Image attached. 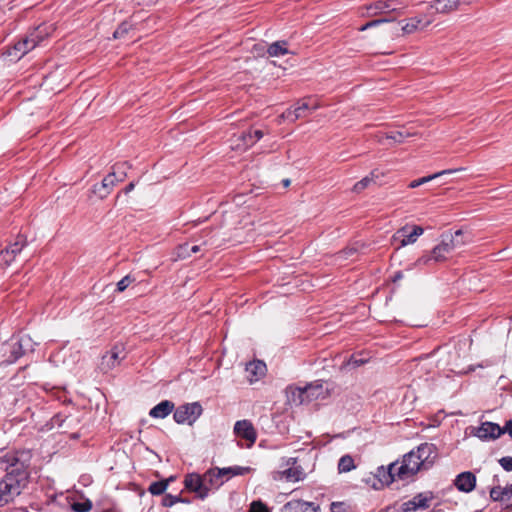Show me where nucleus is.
Instances as JSON below:
<instances>
[{"label":"nucleus","mask_w":512,"mask_h":512,"mask_svg":"<svg viewBox=\"0 0 512 512\" xmlns=\"http://www.w3.org/2000/svg\"><path fill=\"white\" fill-rule=\"evenodd\" d=\"M0 468L7 471L0 481V506H3L21 493L27 483L28 475L26 465L17 453H6L0 457Z\"/></svg>","instance_id":"nucleus-1"},{"label":"nucleus","mask_w":512,"mask_h":512,"mask_svg":"<svg viewBox=\"0 0 512 512\" xmlns=\"http://www.w3.org/2000/svg\"><path fill=\"white\" fill-rule=\"evenodd\" d=\"M436 457L435 445L422 443L416 450L405 454L401 462H395L389 465L388 475L390 481L408 479L419 470L428 469L432 466Z\"/></svg>","instance_id":"nucleus-2"},{"label":"nucleus","mask_w":512,"mask_h":512,"mask_svg":"<svg viewBox=\"0 0 512 512\" xmlns=\"http://www.w3.org/2000/svg\"><path fill=\"white\" fill-rule=\"evenodd\" d=\"M35 342L29 335H22L18 338H12L9 343L2 346L3 357L5 362L11 364L20 358L25 352L34 349Z\"/></svg>","instance_id":"nucleus-3"},{"label":"nucleus","mask_w":512,"mask_h":512,"mask_svg":"<svg viewBox=\"0 0 512 512\" xmlns=\"http://www.w3.org/2000/svg\"><path fill=\"white\" fill-rule=\"evenodd\" d=\"M306 474L303 468L297 465L296 458H289L281 465L280 469L272 473L275 481L295 483L304 480Z\"/></svg>","instance_id":"nucleus-4"},{"label":"nucleus","mask_w":512,"mask_h":512,"mask_svg":"<svg viewBox=\"0 0 512 512\" xmlns=\"http://www.w3.org/2000/svg\"><path fill=\"white\" fill-rule=\"evenodd\" d=\"M201 412L202 408L198 403H191L177 408L173 417L178 424H192L200 416Z\"/></svg>","instance_id":"nucleus-5"},{"label":"nucleus","mask_w":512,"mask_h":512,"mask_svg":"<svg viewBox=\"0 0 512 512\" xmlns=\"http://www.w3.org/2000/svg\"><path fill=\"white\" fill-rule=\"evenodd\" d=\"M39 34L32 33L29 37L16 43L9 51L8 56L11 60H19L30 50L34 49L39 42Z\"/></svg>","instance_id":"nucleus-6"},{"label":"nucleus","mask_w":512,"mask_h":512,"mask_svg":"<svg viewBox=\"0 0 512 512\" xmlns=\"http://www.w3.org/2000/svg\"><path fill=\"white\" fill-rule=\"evenodd\" d=\"M126 354L123 345H115L109 352L103 355L100 363V369L108 372L117 367L125 358Z\"/></svg>","instance_id":"nucleus-7"},{"label":"nucleus","mask_w":512,"mask_h":512,"mask_svg":"<svg viewBox=\"0 0 512 512\" xmlns=\"http://www.w3.org/2000/svg\"><path fill=\"white\" fill-rule=\"evenodd\" d=\"M454 249L445 236L439 245H437L431 252L430 256H423L418 259V264H428L431 260L435 262L443 261L447 258V255L452 253Z\"/></svg>","instance_id":"nucleus-8"},{"label":"nucleus","mask_w":512,"mask_h":512,"mask_svg":"<svg viewBox=\"0 0 512 512\" xmlns=\"http://www.w3.org/2000/svg\"><path fill=\"white\" fill-rule=\"evenodd\" d=\"M409 231V227H402L393 236L394 241L399 242V247H404L416 242L417 238L423 234L420 226H413Z\"/></svg>","instance_id":"nucleus-9"},{"label":"nucleus","mask_w":512,"mask_h":512,"mask_svg":"<svg viewBox=\"0 0 512 512\" xmlns=\"http://www.w3.org/2000/svg\"><path fill=\"white\" fill-rule=\"evenodd\" d=\"M185 487L195 492L199 498L204 499L208 496V488L204 483V475L197 473L188 474L184 480Z\"/></svg>","instance_id":"nucleus-10"},{"label":"nucleus","mask_w":512,"mask_h":512,"mask_svg":"<svg viewBox=\"0 0 512 512\" xmlns=\"http://www.w3.org/2000/svg\"><path fill=\"white\" fill-rule=\"evenodd\" d=\"M396 4V0H378L372 4L366 5V12L363 13V15L367 17H374L382 13L396 11Z\"/></svg>","instance_id":"nucleus-11"},{"label":"nucleus","mask_w":512,"mask_h":512,"mask_svg":"<svg viewBox=\"0 0 512 512\" xmlns=\"http://www.w3.org/2000/svg\"><path fill=\"white\" fill-rule=\"evenodd\" d=\"M234 433L249 442L252 445L256 441V431L252 423L248 420L237 421L234 425Z\"/></svg>","instance_id":"nucleus-12"},{"label":"nucleus","mask_w":512,"mask_h":512,"mask_svg":"<svg viewBox=\"0 0 512 512\" xmlns=\"http://www.w3.org/2000/svg\"><path fill=\"white\" fill-rule=\"evenodd\" d=\"M432 23V19L427 18L426 16H415L409 18L402 25V31L404 34H412L418 30H423L428 27Z\"/></svg>","instance_id":"nucleus-13"},{"label":"nucleus","mask_w":512,"mask_h":512,"mask_svg":"<svg viewBox=\"0 0 512 512\" xmlns=\"http://www.w3.org/2000/svg\"><path fill=\"white\" fill-rule=\"evenodd\" d=\"M25 245V237L18 236L13 243H11L4 251H2V256L5 264L10 265L15 259V257L22 251Z\"/></svg>","instance_id":"nucleus-14"},{"label":"nucleus","mask_w":512,"mask_h":512,"mask_svg":"<svg viewBox=\"0 0 512 512\" xmlns=\"http://www.w3.org/2000/svg\"><path fill=\"white\" fill-rule=\"evenodd\" d=\"M502 435L501 427L493 422H484L476 431V436L480 439H496Z\"/></svg>","instance_id":"nucleus-15"},{"label":"nucleus","mask_w":512,"mask_h":512,"mask_svg":"<svg viewBox=\"0 0 512 512\" xmlns=\"http://www.w3.org/2000/svg\"><path fill=\"white\" fill-rule=\"evenodd\" d=\"M282 512H319V507L311 502L291 500L283 506Z\"/></svg>","instance_id":"nucleus-16"},{"label":"nucleus","mask_w":512,"mask_h":512,"mask_svg":"<svg viewBox=\"0 0 512 512\" xmlns=\"http://www.w3.org/2000/svg\"><path fill=\"white\" fill-rule=\"evenodd\" d=\"M266 371V364L260 360L250 362L246 366L247 379L250 383L259 381L265 376Z\"/></svg>","instance_id":"nucleus-17"},{"label":"nucleus","mask_w":512,"mask_h":512,"mask_svg":"<svg viewBox=\"0 0 512 512\" xmlns=\"http://www.w3.org/2000/svg\"><path fill=\"white\" fill-rule=\"evenodd\" d=\"M203 475L205 486L208 488V493L212 489H218L225 483V479H223L218 467L207 470Z\"/></svg>","instance_id":"nucleus-18"},{"label":"nucleus","mask_w":512,"mask_h":512,"mask_svg":"<svg viewBox=\"0 0 512 512\" xmlns=\"http://www.w3.org/2000/svg\"><path fill=\"white\" fill-rule=\"evenodd\" d=\"M454 484L459 491L468 493L475 488L476 477L472 472H462L456 477Z\"/></svg>","instance_id":"nucleus-19"},{"label":"nucleus","mask_w":512,"mask_h":512,"mask_svg":"<svg viewBox=\"0 0 512 512\" xmlns=\"http://www.w3.org/2000/svg\"><path fill=\"white\" fill-rule=\"evenodd\" d=\"M459 7V0H434L430 2L429 9L434 10V13L448 14L457 10Z\"/></svg>","instance_id":"nucleus-20"},{"label":"nucleus","mask_w":512,"mask_h":512,"mask_svg":"<svg viewBox=\"0 0 512 512\" xmlns=\"http://www.w3.org/2000/svg\"><path fill=\"white\" fill-rule=\"evenodd\" d=\"M307 402L324 399L328 395V388L323 383H312L305 386Z\"/></svg>","instance_id":"nucleus-21"},{"label":"nucleus","mask_w":512,"mask_h":512,"mask_svg":"<svg viewBox=\"0 0 512 512\" xmlns=\"http://www.w3.org/2000/svg\"><path fill=\"white\" fill-rule=\"evenodd\" d=\"M252 138L253 135L251 132L234 136L231 139V148L237 151H244L255 144V140H252Z\"/></svg>","instance_id":"nucleus-22"},{"label":"nucleus","mask_w":512,"mask_h":512,"mask_svg":"<svg viewBox=\"0 0 512 512\" xmlns=\"http://www.w3.org/2000/svg\"><path fill=\"white\" fill-rule=\"evenodd\" d=\"M308 112H310V111H309L307 101H306V99H303L296 104L294 109L287 110L283 114V117L290 119L292 121H295L299 118L305 117Z\"/></svg>","instance_id":"nucleus-23"},{"label":"nucleus","mask_w":512,"mask_h":512,"mask_svg":"<svg viewBox=\"0 0 512 512\" xmlns=\"http://www.w3.org/2000/svg\"><path fill=\"white\" fill-rule=\"evenodd\" d=\"M174 408V404L168 400L162 401L156 406H154L150 412L149 415L153 418H165L168 416Z\"/></svg>","instance_id":"nucleus-24"},{"label":"nucleus","mask_w":512,"mask_h":512,"mask_svg":"<svg viewBox=\"0 0 512 512\" xmlns=\"http://www.w3.org/2000/svg\"><path fill=\"white\" fill-rule=\"evenodd\" d=\"M462 168H459V169H447V170H443V171H440V172H437L435 174H432V175H429V176H425V177H422V178H419V179H416V180H413L409 183V188H417L419 187L420 185L422 184H425V183H428L442 175H448V174H453L457 171H461Z\"/></svg>","instance_id":"nucleus-25"},{"label":"nucleus","mask_w":512,"mask_h":512,"mask_svg":"<svg viewBox=\"0 0 512 512\" xmlns=\"http://www.w3.org/2000/svg\"><path fill=\"white\" fill-rule=\"evenodd\" d=\"M287 398H288L289 402H291L294 405H300V404L307 402L305 387H303V388L291 387V388L287 389Z\"/></svg>","instance_id":"nucleus-26"},{"label":"nucleus","mask_w":512,"mask_h":512,"mask_svg":"<svg viewBox=\"0 0 512 512\" xmlns=\"http://www.w3.org/2000/svg\"><path fill=\"white\" fill-rule=\"evenodd\" d=\"M454 250L463 247L471 241L470 237L464 236L462 230H457L454 234L445 235Z\"/></svg>","instance_id":"nucleus-27"},{"label":"nucleus","mask_w":512,"mask_h":512,"mask_svg":"<svg viewBox=\"0 0 512 512\" xmlns=\"http://www.w3.org/2000/svg\"><path fill=\"white\" fill-rule=\"evenodd\" d=\"M251 470L252 469L250 467H241V466L219 468V471H220L223 479H225V482L228 479H230L231 477L245 475V474L251 472Z\"/></svg>","instance_id":"nucleus-28"},{"label":"nucleus","mask_w":512,"mask_h":512,"mask_svg":"<svg viewBox=\"0 0 512 512\" xmlns=\"http://www.w3.org/2000/svg\"><path fill=\"white\" fill-rule=\"evenodd\" d=\"M267 52L271 57H279L285 55L289 52L287 49V42L276 41L268 47Z\"/></svg>","instance_id":"nucleus-29"},{"label":"nucleus","mask_w":512,"mask_h":512,"mask_svg":"<svg viewBox=\"0 0 512 512\" xmlns=\"http://www.w3.org/2000/svg\"><path fill=\"white\" fill-rule=\"evenodd\" d=\"M415 133L407 130L391 131L386 135V139L391 140L394 144L402 143L406 138L414 136Z\"/></svg>","instance_id":"nucleus-30"},{"label":"nucleus","mask_w":512,"mask_h":512,"mask_svg":"<svg viewBox=\"0 0 512 512\" xmlns=\"http://www.w3.org/2000/svg\"><path fill=\"white\" fill-rule=\"evenodd\" d=\"M355 468L354 460L349 455H344L340 458L338 462V470L340 473H345L353 470Z\"/></svg>","instance_id":"nucleus-31"},{"label":"nucleus","mask_w":512,"mask_h":512,"mask_svg":"<svg viewBox=\"0 0 512 512\" xmlns=\"http://www.w3.org/2000/svg\"><path fill=\"white\" fill-rule=\"evenodd\" d=\"M124 177V172L120 175V177H117L115 171H113L102 180V184L108 189L109 192H111L116 183L122 181Z\"/></svg>","instance_id":"nucleus-32"},{"label":"nucleus","mask_w":512,"mask_h":512,"mask_svg":"<svg viewBox=\"0 0 512 512\" xmlns=\"http://www.w3.org/2000/svg\"><path fill=\"white\" fill-rule=\"evenodd\" d=\"M490 497L493 501L507 503L505 487L495 486L490 490Z\"/></svg>","instance_id":"nucleus-33"},{"label":"nucleus","mask_w":512,"mask_h":512,"mask_svg":"<svg viewBox=\"0 0 512 512\" xmlns=\"http://www.w3.org/2000/svg\"><path fill=\"white\" fill-rule=\"evenodd\" d=\"M374 180V172L371 173L370 176L364 177L362 180L355 183L353 186V191L355 193L362 192L365 188H367Z\"/></svg>","instance_id":"nucleus-34"},{"label":"nucleus","mask_w":512,"mask_h":512,"mask_svg":"<svg viewBox=\"0 0 512 512\" xmlns=\"http://www.w3.org/2000/svg\"><path fill=\"white\" fill-rule=\"evenodd\" d=\"M167 486H168V482L167 481L153 482L149 486L148 490L153 495H160V494L165 492V490L167 489Z\"/></svg>","instance_id":"nucleus-35"},{"label":"nucleus","mask_w":512,"mask_h":512,"mask_svg":"<svg viewBox=\"0 0 512 512\" xmlns=\"http://www.w3.org/2000/svg\"><path fill=\"white\" fill-rule=\"evenodd\" d=\"M92 508V503L89 500H86L84 502H77L72 505V509L75 512H88Z\"/></svg>","instance_id":"nucleus-36"},{"label":"nucleus","mask_w":512,"mask_h":512,"mask_svg":"<svg viewBox=\"0 0 512 512\" xmlns=\"http://www.w3.org/2000/svg\"><path fill=\"white\" fill-rule=\"evenodd\" d=\"M92 193L97 195L100 199H104L109 195L108 189L101 183L100 185H94Z\"/></svg>","instance_id":"nucleus-37"},{"label":"nucleus","mask_w":512,"mask_h":512,"mask_svg":"<svg viewBox=\"0 0 512 512\" xmlns=\"http://www.w3.org/2000/svg\"><path fill=\"white\" fill-rule=\"evenodd\" d=\"M131 28V25L127 22L122 23L113 33L114 38L123 37Z\"/></svg>","instance_id":"nucleus-38"},{"label":"nucleus","mask_w":512,"mask_h":512,"mask_svg":"<svg viewBox=\"0 0 512 512\" xmlns=\"http://www.w3.org/2000/svg\"><path fill=\"white\" fill-rule=\"evenodd\" d=\"M177 257L181 259H185L191 256L190 247L187 244L180 245L177 248Z\"/></svg>","instance_id":"nucleus-39"},{"label":"nucleus","mask_w":512,"mask_h":512,"mask_svg":"<svg viewBox=\"0 0 512 512\" xmlns=\"http://www.w3.org/2000/svg\"><path fill=\"white\" fill-rule=\"evenodd\" d=\"M134 281L133 278H131L130 275H127L123 277L118 283H117V290L119 292H123L132 282Z\"/></svg>","instance_id":"nucleus-40"},{"label":"nucleus","mask_w":512,"mask_h":512,"mask_svg":"<svg viewBox=\"0 0 512 512\" xmlns=\"http://www.w3.org/2000/svg\"><path fill=\"white\" fill-rule=\"evenodd\" d=\"M250 512H269L266 505L261 501H253L250 505Z\"/></svg>","instance_id":"nucleus-41"},{"label":"nucleus","mask_w":512,"mask_h":512,"mask_svg":"<svg viewBox=\"0 0 512 512\" xmlns=\"http://www.w3.org/2000/svg\"><path fill=\"white\" fill-rule=\"evenodd\" d=\"M499 464L505 471H512V457H502L499 459Z\"/></svg>","instance_id":"nucleus-42"},{"label":"nucleus","mask_w":512,"mask_h":512,"mask_svg":"<svg viewBox=\"0 0 512 512\" xmlns=\"http://www.w3.org/2000/svg\"><path fill=\"white\" fill-rule=\"evenodd\" d=\"M179 501H180V498L177 496L166 495L163 498L162 503H163V506H165V507H171L174 504L178 503Z\"/></svg>","instance_id":"nucleus-43"},{"label":"nucleus","mask_w":512,"mask_h":512,"mask_svg":"<svg viewBox=\"0 0 512 512\" xmlns=\"http://www.w3.org/2000/svg\"><path fill=\"white\" fill-rule=\"evenodd\" d=\"M384 22H388L387 19H377V20H372L368 23H366L365 25L361 26L359 28L360 31H365L367 30L368 28H371V27H375V26H378L380 25L381 23H384Z\"/></svg>","instance_id":"nucleus-44"},{"label":"nucleus","mask_w":512,"mask_h":512,"mask_svg":"<svg viewBox=\"0 0 512 512\" xmlns=\"http://www.w3.org/2000/svg\"><path fill=\"white\" fill-rule=\"evenodd\" d=\"M306 101L310 112H313L321 107V104L315 99L307 98Z\"/></svg>","instance_id":"nucleus-45"},{"label":"nucleus","mask_w":512,"mask_h":512,"mask_svg":"<svg viewBox=\"0 0 512 512\" xmlns=\"http://www.w3.org/2000/svg\"><path fill=\"white\" fill-rule=\"evenodd\" d=\"M332 512H344V507L342 503H332L331 504Z\"/></svg>","instance_id":"nucleus-46"},{"label":"nucleus","mask_w":512,"mask_h":512,"mask_svg":"<svg viewBox=\"0 0 512 512\" xmlns=\"http://www.w3.org/2000/svg\"><path fill=\"white\" fill-rule=\"evenodd\" d=\"M505 493L507 497V504L512 501V484L505 486Z\"/></svg>","instance_id":"nucleus-47"},{"label":"nucleus","mask_w":512,"mask_h":512,"mask_svg":"<svg viewBox=\"0 0 512 512\" xmlns=\"http://www.w3.org/2000/svg\"><path fill=\"white\" fill-rule=\"evenodd\" d=\"M253 135L252 140H255V143L260 140L263 137V132L261 130H255L254 132H251Z\"/></svg>","instance_id":"nucleus-48"},{"label":"nucleus","mask_w":512,"mask_h":512,"mask_svg":"<svg viewBox=\"0 0 512 512\" xmlns=\"http://www.w3.org/2000/svg\"><path fill=\"white\" fill-rule=\"evenodd\" d=\"M512 429V420L506 421L504 427H501L502 434L508 433V430Z\"/></svg>","instance_id":"nucleus-49"},{"label":"nucleus","mask_w":512,"mask_h":512,"mask_svg":"<svg viewBox=\"0 0 512 512\" xmlns=\"http://www.w3.org/2000/svg\"><path fill=\"white\" fill-rule=\"evenodd\" d=\"M355 252H356V249H354V248H349V249H347V250H344V251L342 252V254H343V256H344V257H348V256H350V255L354 254Z\"/></svg>","instance_id":"nucleus-50"},{"label":"nucleus","mask_w":512,"mask_h":512,"mask_svg":"<svg viewBox=\"0 0 512 512\" xmlns=\"http://www.w3.org/2000/svg\"><path fill=\"white\" fill-rule=\"evenodd\" d=\"M199 251H200V246H199V245H194V246L190 247L191 255H192L193 253H197V252H199Z\"/></svg>","instance_id":"nucleus-51"},{"label":"nucleus","mask_w":512,"mask_h":512,"mask_svg":"<svg viewBox=\"0 0 512 512\" xmlns=\"http://www.w3.org/2000/svg\"><path fill=\"white\" fill-rule=\"evenodd\" d=\"M133 189H134V184H133V183H130V184L125 188V193H129V192H131Z\"/></svg>","instance_id":"nucleus-52"},{"label":"nucleus","mask_w":512,"mask_h":512,"mask_svg":"<svg viewBox=\"0 0 512 512\" xmlns=\"http://www.w3.org/2000/svg\"><path fill=\"white\" fill-rule=\"evenodd\" d=\"M283 185H284L285 187H288V186L290 185V180H289V179H285V180H283Z\"/></svg>","instance_id":"nucleus-53"},{"label":"nucleus","mask_w":512,"mask_h":512,"mask_svg":"<svg viewBox=\"0 0 512 512\" xmlns=\"http://www.w3.org/2000/svg\"><path fill=\"white\" fill-rule=\"evenodd\" d=\"M58 421H59V419H58V418L54 419V420H53V425H55V422H58Z\"/></svg>","instance_id":"nucleus-54"},{"label":"nucleus","mask_w":512,"mask_h":512,"mask_svg":"<svg viewBox=\"0 0 512 512\" xmlns=\"http://www.w3.org/2000/svg\"><path fill=\"white\" fill-rule=\"evenodd\" d=\"M413 505L414 508H416L418 505H416V503H411Z\"/></svg>","instance_id":"nucleus-55"}]
</instances>
